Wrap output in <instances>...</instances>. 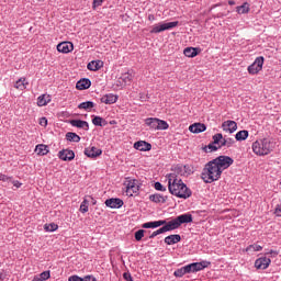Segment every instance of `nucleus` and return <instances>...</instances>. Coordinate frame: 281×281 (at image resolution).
<instances>
[{
    "mask_svg": "<svg viewBox=\"0 0 281 281\" xmlns=\"http://www.w3.org/2000/svg\"><path fill=\"white\" fill-rule=\"evenodd\" d=\"M91 87V79L89 78H82L76 83V89L78 91H85Z\"/></svg>",
    "mask_w": 281,
    "mask_h": 281,
    "instance_id": "f3484780",
    "label": "nucleus"
},
{
    "mask_svg": "<svg viewBox=\"0 0 281 281\" xmlns=\"http://www.w3.org/2000/svg\"><path fill=\"white\" fill-rule=\"evenodd\" d=\"M95 106V103L93 101H86L78 105V109H83V111H89V109H93Z\"/></svg>",
    "mask_w": 281,
    "mask_h": 281,
    "instance_id": "72a5a7b5",
    "label": "nucleus"
},
{
    "mask_svg": "<svg viewBox=\"0 0 281 281\" xmlns=\"http://www.w3.org/2000/svg\"><path fill=\"white\" fill-rule=\"evenodd\" d=\"M165 227H166L167 232H172L175 229H179L180 226H179V222H177V217L171 220L168 223L166 222Z\"/></svg>",
    "mask_w": 281,
    "mask_h": 281,
    "instance_id": "cd10ccee",
    "label": "nucleus"
},
{
    "mask_svg": "<svg viewBox=\"0 0 281 281\" xmlns=\"http://www.w3.org/2000/svg\"><path fill=\"white\" fill-rule=\"evenodd\" d=\"M103 1L104 0H93V5H92L93 10H95V8H99V5H102Z\"/></svg>",
    "mask_w": 281,
    "mask_h": 281,
    "instance_id": "4d7b16f0",
    "label": "nucleus"
},
{
    "mask_svg": "<svg viewBox=\"0 0 281 281\" xmlns=\"http://www.w3.org/2000/svg\"><path fill=\"white\" fill-rule=\"evenodd\" d=\"M149 21H155V15H149Z\"/></svg>",
    "mask_w": 281,
    "mask_h": 281,
    "instance_id": "338daca9",
    "label": "nucleus"
},
{
    "mask_svg": "<svg viewBox=\"0 0 281 281\" xmlns=\"http://www.w3.org/2000/svg\"><path fill=\"white\" fill-rule=\"evenodd\" d=\"M166 245H177V243H181V235H169L165 238Z\"/></svg>",
    "mask_w": 281,
    "mask_h": 281,
    "instance_id": "393cba45",
    "label": "nucleus"
},
{
    "mask_svg": "<svg viewBox=\"0 0 281 281\" xmlns=\"http://www.w3.org/2000/svg\"><path fill=\"white\" fill-rule=\"evenodd\" d=\"M40 125H41V126H47V119H46V117H42V119L40 120Z\"/></svg>",
    "mask_w": 281,
    "mask_h": 281,
    "instance_id": "bf43d9fd",
    "label": "nucleus"
},
{
    "mask_svg": "<svg viewBox=\"0 0 281 281\" xmlns=\"http://www.w3.org/2000/svg\"><path fill=\"white\" fill-rule=\"evenodd\" d=\"M187 273H194V266L192 263L184 266Z\"/></svg>",
    "mask_w": 281,
    "mask_h": 281,
    "instance_id": "09e8293b",
    "label": "nucleus"
},
{
    "mask_svg": "<svg viewBox=\"0 0 281 281\" xmlns=\"http://www.w3.org/2000/svg\"><path fill=\"white\" fill-rule=\"evenodd\" d=\"M92 124L94 126H106L109 122H106V120L102 119L101 116H93Z\"/></svg>",
    "mask_w": 281,
    "mask_h": 281,
    "instance_id": "7c9ffc66",
    "label": "nucleus"
},
{
    "mask_svg": "<svg viewBox=\"0 0 281 281\" xmlns=\"http://www.w3.org/2000/svg\"><path fill=\"white\" fill-rule=\"evenodd\" d=\"M154 188L158 192H166V187H164V184H161V182H155Z\"/></svg>",
    "mask_w": 281,
    "mask_h": 281,
    "instance_id": "49530a36",
    "label": "nucleus"
},
{
    "mask_svg": "<svg viewBox=\"0 0 281 281\" xmlns=\"http://www.w3.org/2000/svg\"><path fill=\"white\" fill-rule=\"evenodd\" d=\"M183 170H184V177L188 175H192V169L188 165H183Z\"/></svg>",
    "mask_w": 281,
    "mask_h": 281,
    "instance_id": "603ef678",
    "label": "nucleus"
},
{
    "mask_svg": "<svg viewBox=\"0 0 281 281\" xmlns=\"http://www.w3.org/2000/svg\"><path fill=\"white\" fill-rule=\"evenodd\" d=\"M44 229L45 232H56V229H58V224H55V223L45 224Z\"/></svg>",
    "mask_w": 281,
    "mask_h": 281,
    "instance_id": "58836bf2",
    "label": "nucleus"
},
{
    "mask_svg": "<svg viewBox=\"0 0 281 281\" xmlns=\"http://www.w3.org/2000/svg\"><path fill=\"white\" fill-rule=\"evenodd\" d=\"M221 139H223V134L217 133V134L213 135L212 144H214L215 146H216V144H221Z\"/></svg>",
    "mask_w": 281,
    "mask_h": 281,
    "instance_id": "c03bdc74",
    "label": "nucleus"
},
{
    "mask_svg": "<svg viewBox=\"0 0 281 281\" xmlns=\"http://www.w3.org/2000/svg\"><path fill=\"white\" fill-rule=\"evenodd\" d=\"M189 131L194 134L205 133V131H207V126L203 123H193L189 126Z\"/></svg>",
    "mask_w": 281,
    "mask_h": 281,
    "instance_id": "dca6fc26",
    "label": "nucleus"
},
{
    "mask_svg": "<svg viewBox=\"0 0 281 281\" xmlns=\"http://www.w3.org/2000/svg\"><path fill=\"white\" fill-rule=\"evenodd\" d=\"M236 144V140L234 138H226V147L232 148Z\"/></svg>",
    "mask_w": 281,
    "mask_h": 281,
    "instance_id": "8fccbe9b",
    "label": "nucleus"
},
{
    "mask_svg": "<svg viewBox=\"0 0 281 281\" xmlns=\"http://www.w3.org/2000/svg\"><path fill=\"white\" fill-rule=\"evenodd\" d=\"M106 207H111L112 210H120L122 205H124V201L120 198H111L105 200Z\"/></svg>",
    "mask_w": 281,
    "mask_h": 281,
    "instance_id": "9d476101",
    "label": "nucleus"
},
{
    "mask_svg": "<svg viewBox=\"0 0 281 281\" xmlns=\"http://www.w3.org/2000/svg\"><path fill=\"white\" fill-rule=\"evenodd\" d=\"M27 82H25V78H20L15 83V89H19L20 91H24L26 89Z\"/></svg>",
    "mask_w": 281,
    "mask_h": 281,
    "instance_id": "473e14b6",
    "label": "nucleus"
},
{
    "mask_svg": "<svg viewBox=\"0 0 281 281\" xmlns=\"http://www.w3.org/2000/svg\"><path fill=\"white\" fill-rule=\"evenodd\" d=\"M102 67H104V61L102 60H92L87 65V68L89 69V71H100Z\"/></svg>",
    "mask_w": 281,
    "mask_h": 281,
    "instance_id": "6ab92c4d",
    "label": "nucleus"
},
{
    "mask_svg": "<svg viewBox=\"0 0 281 281\" xmlns=\"http://www.w3.org/2000/svg\"><path fill=\"white\" fill-rule=\"evenodd\" d=\"M168 128H169L168 122L158 119V128H157V131H168Z\"/></svg>",
    "mask_w": 281,
    "mask_h": 281,
    "instance_id": "4c0bfd02",
    "label": "nucleus"
},
{
    "mask_svg": "<svg viewBox=\"0 0 281 281\" xmlns=\"http://www.w3.org/2000/svg\"><path fill=\"white\" fill-rule=\"evenodd\" d=\"M274 214H276L277 216H281V206H277V207H276Z\"/></svg>",
    "mask_w": 281,
    "mask_h": 281,
    "instance_id": "e2e57ef3",
    "label": "nucleus"
},
{
    "mask_svg": "<svg viewBox=\"0 0 281 281\" xmlns=\"http://www.w3.org/2000/svg\"><path fill=\"white\" fill-rule=\"evenodd\" d=\"M0 181H10V177H8L3 173H0Z\"/></svg>",
    "mask_w": 281,
    "mask_h": 281,
    "instance_id": "052dcab7",
    "label": "nucleus"
},
{
    "mask_svg": "<svg viewBox=\"0 0 281 281\" xmlns=\"http://www.w3.org/2000/svg\"><path fill=\"white\" fill-rule=\"evenodd\" d=\"M234 3H235L234 0H229V1H228V4H229V5H234Z\"/></svg>",
    "mask_w": 281,
    "mask_h": 281,
    "instance_id": "774afa93",
    "label": "nucleus"
},
{
    "mask_svg": "<svg viewBox=\"0 0 281 281\" xmlns=\"http://www.w3.org/2000/svg\"><path fill=\"white\" fill-rule=\"evenodd\" d=\"M13 186H14V188L19 189V188H21V186H23V183L19 182V180H15V181H13Z\"/></svg>",
    "mask_w": 281,
    "mask_h": 281,
    "instance_id": "680f3d73",
    "label": "nucleus"
},
{
    "mask_svg": "<svg viewBox=\"0 0 281 281\" xmlns=\"http://www.w3.org/2000/svg\"><path fill=\"white\" fill-rule=\"evenodd\" d=\"M247 137H249V131H247V130H241V131L237 132L235 135L236 142H245V139H247Z\"/></svg>",
    "mask_w": 281,
    "mask_h": 281,
    "instance_id": "c85d7f7f",
    "label": "nucleus"
},
{
    "mask_svg": "<svg viewBox=\"0 0 281 281\" xmlns=\"http://www.w3.org/2000/svg\"><path fill=\"white\" fill-rule=\"evenodd\" d=\"M168 190L170 194L178 199H190L192 196V190L183 183V180L177 179L175 173L168 176Z\"/></svg>",
    "mask_w": 281,
    "mask_h": 281,
    "instance_id": "f257e3e1",
    "label": "nucleus"
},
{
    "mask_svg": "<svg viewBox=\"0 0 281 281\" xmlns=\"http://www.w3.org/2000/svg\"><path fill=\"white\" fill-rule=\"evenodd\" d=\"M139 192V184H137V180H130L126 184V195L133 196V194H137Z\"/></svg>",
    "mask_w": 281,
    "mask_h": 281,
    "instance_id": "0eeeda50",
    "label": "nucleus"
},
{
    "mask_svg": "<svg viewBox=\"0 0 281 281\" xmlns=\"http://www.w3.org/2000/svg\"><path fill=\"white\" fill-rule=\"evenodd\" d=\"M223 171L218 165H216L214 160H210L202 169L201 179L204 181V183H214V181H218V179H221Z\"/></svg>",
    "mask_w": 281,
    "mask_h": 281,
    "instance_id": "f03ea898",
    "label": "nucleus"
},
{
    "mask_svg": "<svg viewBox=\"0 0 281 281\" xmlns=\"http://www.w3.org/2000/svg\"><path fill=\"white\" fill-rule=\"evenodd\" d=\"M177 25H179V21L155 25L150 30V34H159L160 32H166V30H172V27H177Z\"/></svg>",
    "mask_w": 281,
    "mask_h": 281,
    "instance_id": "423d86ee",
    "label": "nucleus"
},
{
    "mask_svg": "<svg viewBox=\"0 0 281 281\" xmlns=\"http://www.w3.org/2000/svg\"><path fill=\"white\" fill-rule=\"evenodd\" d=\"M204 153H216V150H218V146H216L215 144L211 143L206 146L203 147Z\"/></svg>",
    "mask_w": 281,
    "mask_h": 281,
    "instance_id": "c9c22d12",
    "label": "nucleus"
},
{
    "mask_svg": "<svg viewBox=\"0 0 281 281\" xmlns=\"http://www.w3.org/2000/svg\"><path fill=\"white\" fill-rule=\"evenodd\" d=\"M146 126H149V128H153L154 131H157L158 124H159V119L157 117H148L145 120Z\"/></svg>",
    "mask_w": 281,
    "mask_h": 281,
    "instance_id": "bb28decb",
    "label": "nucleus"
},
{
    "mask_svg": "<svg viewBox=\"0 0 281 281\" xmlns=\"http://www.w3.org/2000/svg\"><path fill=\"white\" fill-rule=\"evenodd\" d=\"M41 280H49V278L52 277V274L49 273V271H44L40 274Z\"/></svg>",
    "mask_w": 281,
    "mask_h": 281,
    "instance_id": "de8ad7c7",
    "label": "nucleus"
},
{
    "mask_svg": "<svg viewBox=\"0 0 281 281\" xmlns=\"http://www.w3.org/2000/svg\"><path fill=\"white\" fill-rule=\"evenodd\" d=\"M222 128L225 133H236L238 131V124L236 121H225L222 123Z\"/></svg>",
    "mask_w": 281,
    "mask_h": 281,
    "instance_id": "1a4fd4ad",
    "label": "nucleus"
},
{
    "mask_svg": "<svg viewBox=\"0 0 281 281\" xmlns=\"http://www.w3.org/2000/svg\"><path fill=\"white\" fill-rule=\"evenodd\" d=\"M146 231L144 229H138L135 234H134V238L135 240H137V243H139V240H142L144 238V234Z\"/></svg>",
    "mask_w": 281,
    "mask_h": 281,
    "instance_id": "79ce46f5",
    "label": "nucleus"
},
{
    "mask_svg": "<svg viewBox=\"0 0 281 281\" xmlns=\"http://www.w3.org/2000/svg\"><path fill=\"white\" fill-rule=\"evenodd\" d=\"M100 101L103 104H115V102H117V94H113V93H109L103 95Z\"/></svg>",
    "mask_w": 281,
    "mask_h": 281,
    "instance_id": "4be33fe9",
    "label": "nucleus"
},
{
    "mask_svg": "<svg viewBox=\"0 0 281 281\" xmlns=\"http://www.w3.org/2000/svg\"><path fill=\"white\" fill-rule=\"evenodd\" d=\"M123 278L126 281H133V277L131 276V272H124Z\"/></svg>",
    "mask_w": 281,
    "mask_h": 281,
    "instance_id": "6e6d98bb",
    "label": "nucleus"
},
{
    "mask_svg": "<svg viewBox=\"0 0 281 281\" xmlns=\"http://www.w3.org/2000/svg\"><path fill=\"white\" fill-rule=\"evenodd\" d=\"M193 271L196 273V271H203V269H206V267H210L212 265L210 261H201V262H193Z\"/></svg>",
    "mask_w": 281,
    "mask_h": 281,
    "instance_id": "a878e982",
    "label": "nucleus"
},
{
    "mask_svg": "<svg viewBox=\"0 0 281 281\" xmlns=\"http://www.w3.org/2000/svg\"><path fill=\"white\" fill-rule=\"evenodd\" d=\"M184 56H187V58H195V56H199V54H201V48L199 47H187L183 50Z\"/></svg>",
    "mask_w": 281,
    "mask_h": 281,
    "instance_id": "a211bd4d",
    "label": "nucleus"
},
{
    "mask_svg": "<svg viewBox=\"0 0 281 281\" xmlns=\"http://www.w3.org/2000/svg\"><path fill=\"white\" fill-rule=\"evenodd\" d=\"M52 102L49 94H42L37 98V106H47Z\"/></svg>",
    "mask_w": 281,
    "mask_h": 281,
    "instance_id": "b1692460",
    "label": "nucleus"
},
{
    "mask_svg": "<svg viewBox=\"0 0 281 281\" xmlns=\"http://www.w3.org/2000/svg\"><path fill=\"white\" fill-rule=\"evenodd\" d=\"M273 150V143L268 138L259 139L252 143V151L255 155H259L260 157L265 155H269Z\"/></svg>",
    "mask_w": 281,
    "mask_h": 281,
    "instance_id": "7ed1b4c3",
    "label": "nucleus"
},
{
    "mask_svg": "<svg viewBox=\"0 0 281 281\" xmlns=\"http://www.w3.org/2000/svg\"><path fill=\"white\" fill-rule=\"evenodd\" d=\"M175 172L177 175H180L181 177H186V172H184V169H183V165H177L175 167Z\"/></svg>",
    "mask_w": 281,
    "mask_h": 281,
    "instance_id": "37998d69",
    "label": "nucleus"
},
{
    "mask_svg": "<svg viewBox=\"0 0 281 281\" xmlns=\"http://www.w3.org/2000/svg\"><path fill=\"white\" fill-rule=\"evenodd\" d=\"M80 212L81 214H87L89 212V200H83L80 205Z\"/></svg>",
    "mask_w": 281,
    "mask_h": 281,
    "instance_id": "e433bc0d",
    "label": "nucleus"
},
{
    "mask_svg": "<svg viewBox=\"0 0 281 281\" xmlns=\"http://www.w3.org/2000/svg\"><path fill=\"white\" fill-rule=\"evenodd\" d=\"M134 148L136 150H140L142 153H146L153 149V145L146 140H138L134 143Z\"/></svg>",
    "mask_w": 281,
    "mask_h": 281,
    "instance_id": "4468645a",
    "label": "nucleus"
},
{
    "mask_svg": "<svg viewBox=\"0 0 281 281\" xmlns=\"http://www.w3.org/2000/svg\"><path fill=\"white\" fill-rule=\"evenodd\" d=\"M35 153H37V155L45 156L49 153V146L40 144L36 146Z\"/></svg>",
    "mask_w": 281,
    "mask_h": 281,
    "instance_id": "c756f323",
    "label": "nucleus"
},
{
    "mask_svg": "<svg viewBox=\"0 0 281 281\" xmlns=\"http://www.w3.org/2000/svg\"><path fill=\"white\" fill-rule=\"evenodd\" d=\"M83 153L86 157H89L90 159H95V157H100V155H102V149L98 147H87Z\"/></svg>",
    "mask_w": 281,
    "mask_h": 281,
    "instance_id": "ddd939ff",
    "label": "nucleus"
},
{
    "mask_svg": "<svg viewBox=\"0 0 281 281\" xmlns=\"http://www.w3.org/2000/svg\"><path fill=\"white\" fill-rule=\"evenodd\" d=\"M161 225H166V220L144 223L143 229H155L157 227H161Z\"/></svg>",
    "mask_w": 281,
    "mask_h": 281,
    "instance_id": "aec40b11",
    "label": "nucleus"
},
{
    "mask_svg": "<svg viewBox=\"0 0 281 281\" xmlns=\"http://www.w3.org/2000/svg\"><path fill=\"white\" fill-rule=\"evenodd\" d=\"M271 265V259L267 257H260L255 261L256 269H268Z\"/></svg>",
    "mask_w": 281,
    "mask_h": 281,
    "instance_id": "f8f14e48",
    "label": "nucleus"
},
{
    "mask_svg": "<svg viewBox=\"0 0 281 281\" xmlns=\"http://www.w3.org/2000/svg\"><path fill=\"white\" fill-rule=\"evenodd\" d=\"M57 52L60 54H69L74 52V43L71 42H61L57 45Z\"/></svg>",
    "mask_w": 281,
    "mask_h": 281,
    "instance_id": "9b49d317",
    "label": "nucleus"
},
{
    "mask_svg": "<svg viewBox=\"0 0 281 281\" xmlns=\"http://www.w3.org/2000/svg\"><path fill=\"white\" fill-rule=\"evenodd\" d=\"M265 65V57L259 56L255 59V61L248 66V74L256 76V74H259L262 71V66Z\"/></svg>",
    "mask_w": 281,
    "mask_h": 281,
    "instance_id": "39448f33",
    "label": "nucleus"
},
{
    "mask_svg": "<svg viewBox=\"0 0 281 281\" xmlns=\"http://www.w3.org/2000/svg\"><path fill=\"white\" fill-rule=\"evenodd\" d=\"M238 14L249 13V2H244L243 5L237 7Z\"/></svg>",
    "mask_w": 281,
    "mask_h": 281,
    "instance_id": "f704fd0d",
    "label": "nucleus"
},
{
    "mask_svg": "<svg viewBox=\"0 0 281 281\" xmlns=\"http://www.w3.org/2000/svg\"><path fill=\"white\" fill-rule=\"evenodd\" d=\"M68 281H85V279L75 274V276L69 277Z\"/></svg>",
    "mask_w": 281,
    "mask_h": 281,
    "instance_id": "3c124183",
    "label": "nucleus"
},
{
    "mask_svg": "<svg viewBox=\"0 0 281 281\" xmlns=\"http://www.w3.org/2000/svg\"><path fill=\"white\" fill-rule=\"evenodd\" d=\"M149 201L153 203H166L168 201V195H161L159 193L149 195Z\"/></svg>",
    "mask_w": 281,
    "mask_h": 281,
    "instance_id": "5701e85b",
    "label": "nucleus"
},
{
    "mask_svg": "<svg viewBox=\"0 0 281 281\" xmlns=\"http://www.w3.org/2000/svg\"><path fill=\"white\" fill-rule=\"evenodd\" d=\"M186 273H188V272L186 271V268L182 267V268L177 269V270L173 272V276H175L176 278H183V277L186 276Z\"/></svg>",
    "mask_w": 281,
    "mask_h": 281,
    "instance_id": "a19ab883",
    "label": "nucleus"
},
{
    "mask_svg": "<svg viewBox=\"0 0 281 281\" xmlns=\"http://www.w3.org/2000/svg\"><path fill=\"white\" fill-rule=\"evenodd\" d=\"M213 161L216 164L222 172L223 170H227L229 166L234 165V158L225 155L216 157L215 159H213Z\"/></svg>",
    "mask_w": 281,
    "mask_h": 281,
    "instance_id": "20e7f679",
    "label": "nucleus"
},
{
    "mask_svg": "<svg viewBox=\"0 0 281 281\" xmlns=\"http://www.w3.org/2000/svg\"><path fill=\"white\" fill-rule=\"evenodd\" d=\"M58 157L61 161H74L76 159V153L71 149H63L58 153Z\"/></svg>",
    "mask_w": 281,
    "mask_h": 281,
    "instance_id": "6e6552de",
    "label": "nucleus"
},
{
    "mask_svg": "<svg viewBox=\"0 0 281 281\" xmlns=\"http://www.w3.org/2000/svg\"><path fill=\"white\" fill-rule=\"evenodd\" d=\"M83 281H98V279H95V277L88 274L85 278H82Z\"/></svg>",
    "mask_w": 281,
    "mask_h": 281,
    "instance_id": "5fc2aeb1",
    "label": "nucleus"
},
{
    "mask_svg": "<svg viewBox=\"0 0 281 281\" xmlns=\"http://www.w3.org/2000/svg\"><path fill=\"white\" fill-rule=\"evenodd\" d=\"M262 251V246L258 245V244H254V245H250L248 248H247V251Z\"/></svg>",
    "mask_w": 281,
    "mask_h": 281,
    "instance_id": "a18cd8bd",
    "label": "nucleus"
},
{
    "mask_svg": "<svg viewBox=\"0 0 281 281\" xmlns=\"http://www.w3.org/2000/svg\"><path fill=\"white\" fill-rule=\"evenodd\" d=\"M223 146H227V138H224L222 135V139L220 140V145L217 148H223Z\"/></svg>",
    "mask_w": 281,
    "mask_h": 281,
    "instance_id": "864d4df0",
    "label": "nucleus"
},
{
    "mask_svg": "<svg viewBox=\"0 0 281 281\" xmlns=\"http://www.w3.org/2000/svg\"><path fill=\"white\" fill-rule=\"evenodd\" d=\"M176 221L178 222L179 227H181L184 224L192 223L194 221V217H192V214L184 213L176 217Z\"/></svg>",
    "mask_w": 281,
    "mask_h": 281,
    "instance_id": "2eb2a0df",
    "label": "nucleus"
},
{
    "mask_svg": "<svg viewBox=\"0 0 281 281\" xmlns=\"http://www.w3.org/2000/svg\"><path fill=\"white\" fill-rule=\"evenodd\" d=\"M69 124L76 128H83V131H89V122L82 120H70Z\"/></svg>",
    "mask_w": 281,
    "mask_h": 281,
    "instance_id": "412c9836",
    "label": "nucleus"
},
{
    "mask_svg": "<svg viewBox=\"0 0 281 281\" xmlns=\"http://www.w3.org/2000/svg\"><path fill=\"white\" fill-rule=\"evenodd\" d=\"M66 139L67 142H75L78 144V142H80V136L74 132H68L66 133Z\"/></svg>",
    "mask_w": 281,
    "mask_h": 281,
    "instance_id": "2f4dec72",
    "label": "nucleus"
},
{
    "mask_svg": "<svg viewBox=\"0 0 281 281\" xmlns=\"http://www.w3.org/2000/svg\"><path fill=\"white\" fill-rule=\"evenodd\" d=\"M156 236H158L157 231H155V232L149 236V238H155Z\"/></svg>",
    "mask_w": 281,
    "mask_h": 281,
    "instance_id": "69168bd1",
    "label": "nucleus"
},
{
    "mask_svg": "<svg viewBox=\"0 0 281 281\" xmlns=\"http://www.w3.org/2000/svg\"><path fill=\"white\" fill-rule=\"evenodd\" d=\"M0 280L1 281L5 280V271L4 270L0 271Z\"/></svg>",
    "mask_w": 281,
    "mask_h": 281,
    "instance_id": "0e129e2a",
    "label": "nucleus"
},
{
    "mask_svg": "<svg viewBox=\"0 0 281 281\" xmlns=\"http://www.w3.org/2000/svg\"><path fill=\"white\" fill-rule=\"evenodd\" d=\"M166 232H168V229L166 228V225H164L162 227H160L159 229L156 231V233L158 234H166Z\"/></svg>",
    "mask_w": 281,
    "mask_h": 281,
    "instance_id": "13d9d810",
    "label": "nucleus"
},
{
    "mask_svg": "<svg viewBox=\"0 0 281 281\" xmlns=\"http://www.w3.org/2000/svg\"><path fill=\"white\" fill-rule=\"evenodd\" d=\"M121 80L124 82V85H128V82H131V80H133V75H130L128 72H124L121 76Z\"/></svg>",
    "mask_w": 281,
    "mask_h": 281,
    "instance_id": "ea45409f",
    "label": "nucleus"
}]
</instances>
